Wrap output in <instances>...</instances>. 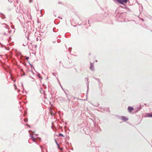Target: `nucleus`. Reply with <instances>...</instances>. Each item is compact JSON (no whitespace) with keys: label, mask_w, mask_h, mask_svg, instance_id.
<instances>
[{"label":"nucleus","mask_w":152,"mask_h":152,"mask_svg":"<svg viewBox=\"0 0 152 152\" xmlns=\"http://www.w3.org/2000/svg\"><path fill=\"white\" fill-rule=\"evenodd\" d=\"M32 140H35V139H34V138H33V137H32Z\"/></svg>","instance_id":"nucleus-11"},{"label":"nucleus","mask_w":152,"mask_h":152,"mask_svg":"<svg viewBox=\"0 0 152 152\" xmlns=\"http://www.w3.org/2000/svg\"><path fill=\"white\" fill-rule=\"evenodd\" d=\"M56 143L57 144V145H58V146H59V145H58V143H57V142H56Z\"/></svg>","instance_id":"nucleus-12"},{"label":"nucleus","mask_w":152,"mask_h":152,"mask_svg":"<svg viewBox=\"0 0 152 152\" xmlns=\"http://www.w3.org/2000/svg\"><path fill=\"white\" fill-rule=\"evenodd\" d=\"M59 135L60 136H61L63 137H64V136L61 134H59Z\"/></svg>","instance_id":"nucleus-7"},{"label":"nucleus","mask_w":152,"mask_h":152,"mask_svg":"<svg viewBox=\"0 0 152 152\" xmlns=\"http://www.w3.org/2000/svg\"><path fill=\"white\" fill-rule=\"evenodd\" d=\"M30 65H31V66H32V65H31V64H30Z\"/></svg>","instance_id":"nucleus-13"},{"label":"nucleus","mask_w":152,"mask_h":152,"mask_svg":"<svg viewBox=\"0 0 152 152\" xmlns=\"http://www.w3.org/2000/svg\"><path fill=\"white\" fill-rule=\"evenodd\" d=\"M32 1V0H29L30 2H31Z\"/></svg>","instance_id":"nucleus-10"},{"label":"nucleus","mask_w":152,"mask_h":152,"mask_svg":"<svg viewBox=\"0 0 152 152\" xmlns=\"http://www.w3.org/2000/svg\"><path fill=\"white\" fill-rule=\"evenodd\" d=\"M128 111L129 113H131V111L133 110V108L132 107H128Z\"/></svg>","instance_id":"nucleus-3"},{"label":"nucleus","mask_w":152,"mask_h":152,"mask_svg":"<svg viewBox=\"0 0 152 152\" xmlns=\"http://www.w3.org/2000/svg\"><path fill=\"white\" fill-rule=\"evenodd\" d=\"M90 68L91 70H93L94 69V66H93V65L92 64H91Z\"/></svg>","instance_id":"nucleus-4"},{"label":"nucleus","mask_w":152,"mask_h":152,"mask_svg":"<svg viewBox=\"0 0 152 152\" xmlns=\"http://www.w3.org/2000/svg\"><path fill=\"white\" fill-rule=\"evenodd\" d=\"M121 118L124 121H125L128 120V118H127L126 117L124 116H121Z\"/></svg>","instance_id":"nucleus-2"},{"label":"nucleus","mask_w":152,"mask_h":152,"mask_svg":"<svg viewBox=\"0 0 152 152\" xmlns=\"http://www.w3.org/2000/svg\"><path fill=\"white\" fill-rule=\"evenodd\" d=\"M14 86L15 89V90H16V89H17V87L15 85V84H14Z\"/></svg>","instance_id":"nucleus-5"},{"label":"nucleus","mask_w":152,"mask_h":152,"mask_svg":"<svg viewBox=\"0 0 152 152\" xmlns=\"http://www.w3.org/2000/svg\"><path fill=\"white\" fill-rule=\"evenodd\" d=\"M149 116L150 117H152V113L149 114Z\"/></svg>","instance_id":"nucleus-9"},{"label":"nucleus","mask_w":152,"mask_h":152,"mask_svg":"<svg viewBox=\"0 0 152 152\" xmlns=\"http://www.w3.org/2000/svg\"><path fill=\"white\" fill-rule=\"evenodd\" d=\"M2 27L3 28H6L7 29H9V26L5 23H3L2 25Z\"/></svg>","instance_id":"nucleus-1"},{"label":"nucleus","mask_w":152,"mask_h":152,"mask_svg":"<svg viewBox=\"0 0 152 152\" xmlns=\"http://www.w3.org/2000/svg\"><path fill=\"white\" fill-rule=\"evenodd\" d=\"M128 0H123V2L126 3Z\"/></svg>","instance_id":"nucleus-6"},{"label":"nucleus","mask_w":152,"mask_h":152,"mask_svg":"<svg viewBox=\"0 0 152 152\" xmlns=\"http://www.w3.org/2000/svg\"><path fill=\"white\" fill-rule=\"evenodd\" d=\"M29 57H26V60H28L29 59Z\"/></svg>","instance_id":"nucleus-8"}]
</instances>
